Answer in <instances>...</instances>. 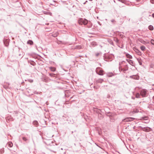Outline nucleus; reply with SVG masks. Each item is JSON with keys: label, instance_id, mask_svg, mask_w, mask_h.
<instances>
[{"label": "nucleus", "instance_id": "obj_1", "mask_svg": "<svg viewBox=\"0 0 154 154\" xmlns=\"http://www.w3.org/2000/svg\"><path fill=\"white\" fill-rule=\"evenodd\" d=\"M78 23L81 25H86L88 23V20L85 19H80L78 20Z\"/></svg>", "mask_w": 154, "mask_h": 154}, {"label": "nucleus", "instance_id": "obj_2", "mask_svg": "<svg viewBox=\"0 0 154 154\" xmlns=\"http://www.w3.org/2000/svg\"><path fill=\"white\" fill-rule=\"evenodd\" d=\"M96 71L97 73L100 75H103V74L104 71L102 69H101L100 68H97Z\"/></svg>", "mask_w": 154, "mask_h": 154}, {"label": "nucleus", "instance_id": "obj_3", "mask_svg": "<svg viewBox=\"0 0 154 154\" xmlns=\"http://www.w3.org/2000/svg\"><path fill=\"white\" fill-rule=\"evenodd\" d=\"M146 93V91L145 90H142L140 92L141 95L143 97H145Z\"/></svg>", "mask_w": 154, "mask_h": 154}, {"label": "nucleus", "instance_id": "obj_4", "mask_svg": "<svg viewBox=\"0 0 154 154\" xmlns=\"http://www.w3.org/2000/svg\"><path fill=\"white\" fill-rule=\"evenodd\" d=\"M134 119V118H127L124 119L125 121L128 122L133 121Z\"/></svg>", "mask_w": 154, "mask_h": 154}, {"label": "nucleus", "instance_id": "obj_5", "mask_svg": "<svg viewBox=\"0 0 154 154\" xmlns=\"http://www.w3.org/2000/svg\"><path fill=\"white\" fill-rule=\"evenodd\" d=\"M58 34H59V33H58V32L57 31H56V32H53L52 33L51 35L53 37H56L58 36Z\"/></svg>", "mask_w": 154, "mask_h": 154}, {"label": "nucleus", "instance_id": "obj_6", "mask_svg": "<svg viewBox=\"0 0 154 154\" xmlns=\"http://www.w3.org/2000/svg\"><path fill=\"white\" fill-rule=\"evenodd\" d=\"M133 49L138 55H140L141 54L140 52L135 47H134Z\"/></svg>", "mask_w": 154, "mask_h": 154}, {"label": "nucleus", "instance_id": "obj_7", "mask_svg": "<svg viewBox=\"0 0 154 154\" xmlns=\"http://www.w3.org/2000/svg\"><path fill=\"white\" fill-rule=\"evenodd\" d=\"M27 44L30 45H32L33 44V42L32 40H29L27 41Z\"/></svg>", "mask_w": 154, "mask_h": 154}, {"label": "nucleus", "instance_id": "obj_8", "mask_svg": "<svg viewBox=\"0 0 154 154\" xmlns=\"http://www.w3.org/2000/svg\"><path fill=\"white\" fill-rule=\"evenodd\" d=\"M103 81V80L102 79H99L97 80L96 82V83H102Z\"/></svg>", "mask_w": 154, "mask_h": 154}, {"label": "nucleus", "instance_id": "obj_9", "mask_svg": "<svg viewBox=\"0 0 154 154\" xmlns=\"http://www.w3.org/2000/svg\"><path fill=\"white\" fill-rule=\"evenodd\" d=\"M8 146L10 147H11L13 146V143L11 142H9L8 143Z\"/></svg>", "mask_w": 154, "mask_h": 154}, {"label": "nucleus", "instance_id": "obj_10", "mask_svg": "<svg viewBox=\"0 0 154 154\" xmlns=\"http://www.w3.org/2000/svg\"><path fill=\"white\" fill-rule=\"evenodd\" d=\"M50 70L52 72H54L56 70V69L54 67H49Z\"/></svg>", "mask_w": 154, "mask_h": 154}, {"label": "nucleus", "instance_id": "obj_11", "mask_svg": "<svg viewBox=\"0 0 154 154\" xmlns=\"http://www.w3.org/2000/svg\"><path fill=\"white\" fill-rule=\"evenodd\" d=\"M138 40L140 42H141V43H142L144 44H145L146 43L142 39H138Z\"/></svg>", "mask_w": 154, "mask_h": 154}, {"label": "nucleus", "instance_id": "obj_12", "mask_svg": "<svg viewBox=\"0 0 154 154\" xmlns=\"http://www.w3.org/2000/svg\"><path fill=\"white\" fill-rule=\"evenodd\" d=\"M140 49L142 51L145 50L146 48L144 46H141L140 47Z\"/></svg>", "mask_w": 154, "mask_h": 154}, {"label": "nucleus", "instance_id": "obj_13", "mask_svg": "<svg viewBox=\"0 0 154 154\" xmlns=\"http://www.w3.org/2000/svg\"><path fill=\"white\" fill-rule=\"evenodd\" d=\"M126 56L127 58H129V59L132 58V56L128 54H126Z\"/></svg>", "mask_w": 154, "mask_h": 154}, {"label": "nucleus", "instance_id": "obj_14", "mask_svg": "<svg viewBox=\"0 0 154 154\" xmlns=\"http://www.w3.org/2000/svg\"><path fill=\"white\" fill-rule=\"evenodd\" d=\"M149 29L151 30H152L153 29V27L152 26L150 25L149 26Z\"/></svg>", "mask_w": 154, "mask_h": 154}, {"label": "nucleus", "instance_id": "obj_15", "mask_svg": "<svg viewBox=\"0 0 154 154\" xmlns=\"http://www.w3.org/2000/svg\"><path fill=\"white\" fill-rule=\"evenodd\" d=\"M133 78L137 79H139V76L138 75H135L133 76Z\"/></svg>", "mask_w": 154, "mask_h": 154}, {"label": "nucleus", "instance_id": "obj_16", "mask_svg": "<svg viewBox=\"0 0 154 154\" xmlns=\"http://www.w3.org/2000/svg\"><path fill=\"white\" fill-rule=\"evenodd\" d=\"M33 125H37L38 124V122L37 121H35L33 122Z\"/></svg>", "mask_w": 154, "mask_h": 154}, {"label": "nucleus", "instance_id": "obj_17", "mask_svg": "<svg viewBox=\"0 0 154 154\" xmlns=\"http://www.w3.org/2000/svg\"><path fill=\"white\" fill-rule=\"evenodd\" d=\"M136 97L137 98H138L140 97V94L138 93H137L135 95Z\"/></svg>", "mask_w": 154, "mask_h": 154}, {"label": "nucleus", "instance_id": "obj_18", "mask_svg": "<svg viewBox=\"0 0 154 154\" xmlns=\"http://www.w3.org/2000/svg\"><path fill=\"white\" fill-rule=\"evenodd\" d=\"M120 70L121 71H122L123 72H124L125 71L127 70L128 69V68L127 67H126V68L125 69H122V68L121 69L120 68H119Z\"/></svg>", "mask_w": 154, "mask_h": 154}, {"label": "nucleus", "instance_id": "obj_19", "mask_svg": "<svg viewBox=\"0 0 154 154\" xmlns=\"http://www.w3.org/2000/svg\"><path fill=\"white\" fill-rule=\"evenodd\" d=\"M22 139L24 141H26L27 140H28L27 138L25 137H22Z\"/></svg>", "mask_w": 154, "mask_h": 154}, {"label": "nucleus", "instance_id": "obj_20", "mask_svg": "<svg viewBox=\"0 0 154 154\" xmlns=\"http://www.w3.org/2000/svg\"><path fill=\"white\" fill-rule=\"evenodd\" d=\"M151 43L152 44L154 45V40L153 39H152L151 40Z\"/></svg>", "mask_w": 154, "mask_h": 154}, {"label": "nucleus", "instance_id": "obj_21", "mask_svg": "<svg viewBox=\"0 0 154 154\" xmlns=\"http://www.w3.org/2000/svg\"><path fill=\"white\" fill-rule=\"evenodd\" d=\"M49 75L51 77H54L55 75L53 73H50Z\"/></svg>", "mask_w": 154, "mask_h": 154}, {"label": "nucleus", "instance_id": "obj_22", "mask_svg": "<svg viewBox=\"0 0 154 154\" xmlns=\"http://www.w3.org/2000/svg\"><path fill=\"white\" fill-rule=\"evenodd\" d=\"M28 81L31 83L32 82H33V80L32 79H29L28 80Z\"/></svg>", "mask_w": 154, "mask_h": 154}, {"label": "nucleus", "instance_id": "obj_23", "mask_svg": "<svg viewBox=\"0 0 154 154\" xmlns=\"http://www.w3.org/2000/svg\"><path fill=\"white\" fill-rule=\"evenodd\" d=\"M92 26V24H90V25H89V26H88V28H90Z\"/></svg>", "mask_w": 154, "mask_h": 154}, {"label": "nucleus", "instance_id": "obj_24", "mask_svg": "<svg viewBox=\"0 0 154 154\" xmlns=\"http://www.w3.org/2000/svg\"><path fill=\"white\" fill-rule=\"evenodd\" d=\"M119 1H121L122 2H124V0H119Z\"/></svg>", "mask_w": 154, "mask_h": 154}, {"label": "nucleus", "instance_id": "obj_25", "mask_svg": "<svg viewBox=\"0 0 154 154\" xmlns=\"http://www.w3.org/2000/svg\"><path fill=\"white\" fill-rule=\"evenodd\" d=\"M152 17L154 18V13L152 14Z\"/></svg>", "mask_w": 154, "mask_h": 154}, {"label": "nucleus", "instance_id": "obj_26", "mask_svg": "<svg viewBox=\"0 0 154 154\" xmlns=\"http://www.w3.org/2000/svg\"><path fill=\"white\" fill-rule=\"evenodd\" d=\"M94 88H96V89H97V88H96V87H95V86H94Z\"/></svg>", "mask_w": 154, "mask_h": 154}, {"label": "nucleus", "instance_id": "obj_27", "mask_svg": "<svg viewBox=\"0 0 154 154\" xmlns=\"http://www.w3.org/2000/svg\"><path fill=\"white\" fill-rule=\"evenodd\" d=\"M152 0H151V2L152 3H153V2H152Z\"/></svg>", "mask_w": 154, "mask_h": 154}, {"label": "nucleus", "instance_id": "obj_28", "mask_svg": "<svg viewBox=\"0 0 154 154\" xmlns=\"http://www.w3.org/2000/svg\"><path fill=\"white\" fill-rule=\"evenodd\" d=\"M98 54H96V55H97V56L98 55Z\"/></svg>", "mask_w": 154, "mask_h": 154}, {"label": "nucleus", "instance_id": "obj_29", "mask_svg": "<svg viewBox=\"0 0 154 154\" xmlns=\"http://www.w3.org/2000/svg\"><path fill=\"white\" fill-rule=\"evenodd\" d=\"M140 0H137V1H138V2H139L140 1Z\"/></svg>", "mask_w": 154, "mask_h": 154}]
</instances>
